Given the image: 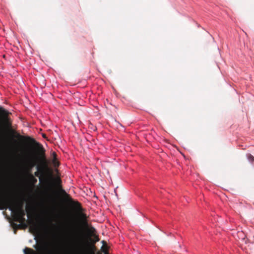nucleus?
I'll return each instance as SVG.
<instances>
[{
    "instance_id": "f257e3e1",
    "label": "nucleus",
    "mask_w": 254,
    "mask_h": 254,
    "mask_svg": "<svg viewBox=\"0 0 254 254\" xmlns=\"http://www.w3.org/2000/svg\"><path fill=\"white\" fill-rule=\"evenodd\" d=\"M69 242L66 254H85L83 250V240L79 233Z\"/></svg>"
},
{
    "instance_id": "f03ea898",
    "label": "nucleus",
    "mask_w": 254,
    "mask_h": 254,
    "mask_svg": "<svg viewBox=\"0 0 254 254\" xmlns=\"http://www.w3.org/2000/svg\"><path fill=\"white\" fill-rule=\"evenodd\" d=\"M77 209L78 211L81 212V217L83 219L86 220L87 219V215L86 213L83 212L84 209L81 206L79 202H77Z\"/></svg>"
},
{
    "instance_id": "7ed1b4c3",
    "label": "nucleus",
    "mask_w": 254,
    "mask_h": 254,
    "mask_svg": "<svg viewBox=\"0 0 254 254\" xmlns=\"http://www.w3.org/2000/svg\"><path fill=\"white\" fill-rule=\"evenodd\" d=\"M247 157L250 162L252 163L254 162V157L251 154H247Z\"/></svg>"
},
{
    "instance_id": "20e7f679",
    "label": "nucleus",
    "mask_w": 254,
    "mask_h": 254,
    "mask_svg": "<svg viewBox=\"0 0 254 254\" xmlns=\"http://www.w3.org/2000/svg\"><path fill=\"white\" fill-rule=\"evenodd\" d=\"M1 210H2V209H5V210L8 209L10 211H11V212H12V213L14 212V208L12 206H6V207H5L4 208H1Z\"/></svg>"
},
{
    "instance_id": "39448f33",
    "label": "nucleus",
    "mask_w": 254,
    "mask_h": 254,
    "mask_svg": "<svg viewBox=\"0 0 254 254\" xmlns=\"http://www.w3.org/2000/svg\"><path fill=\"white\" fill-rule=\"evenodd\" d=\"M90 232L92 233H94L96 232V229L92 226L90 227Z\"/></svg>"
},
{
    "instance_id": "423d86ee",
    "label": "nucleus",
    "mask_w": 254,
    "mask_h": 254,
    "mask_svg": "<svg viewBox=\"0 0 254 254\" xmlns=\"http://www.w3.org/2000/svg\"><path fill=\"white\" fill-rule=\"evenodd\" d=\"M35 176H36V177H38L39 178V181H40V182H41V178L40 177V175H39V173L38 172H35Z\"/></svg>"
},
{
    "instance_id": "0eeeda50",
    "label": "nucleus",
    "mask_w": 254,
    "mask_h": 254,
    "mask_svg": "<svg viewBox=\"0 0 254 254\" xmlns=\"http://www.w3.org/2000/svg\"><path fill=\"white\" fill-rule=\"evenodd\" d=\"M31 250V249H28L27 248H25L24 249H23V253H24V254H28V253H27L26 252V250Z\"/></svg>"
},
{
    "instance_id": "6e6552de",
    "label": "nucleus",
    "mask_w": 254,
    "mask_h": 254,
    "mask_svg": "<svg viewBox=\"0 0 254 254\" xmlns=\"http://www.w3.org/2000/svg\"><path fill=\"white\" fill-rule=\"evenodd\" d=\"M92 127H90L92 129H93L94 131L97 130V128L96 127L93 126V125H91Z\"/></svg>"
},
{
    "instance_id": "1a4fd4ad",
    "label": "nucleus",
    "mask_w": 254,
    "mask_h": 254,
    "mask_svg": "<svg viewBox=\"0 0 254 254\" xmlns=\"http://www.w3.org/2000/svg\"><path fill=\"white\" fill-rule=\"evenodd\" d=\"M36 169L37 172H39L41 171L40 167L38 165H37L36 166Z\"/></svg>"
},
{
    "instance_id": "9d476101",
    "label": "nucleus",
    "mask_w": 254,
    "mask_h": 254,
    "mask_svg": "<svg viewBox=\"0 0 254 254\" xmlns=\"http://www.w3.org/2000/svg\"><path fill=\"white\" fill-rule=\"evenodd\" d=\"M95 240H96V241H97V242L99 241V239L97 236H96Z\"/></svg>"
},
{
    "instance_id": "9b49d317",
    "label": "nucleus",
    "mask_w": 254,
    "mask_h": 254,
    "mask_svg": "<svg viewBox=\"0 0 254 254\" xmlns=\"http://www.w3.org/2000/svg\"><path fill=\"white\" fill-rule=\"evenodd\" d=\"M0 110L3 111H5V110L1 106H0Z\"/></svg>"
},
{
    "instance_id": "f8f14e48",
    "label": "nucleus",
    "mask_w": 254,
    "mask_h": 254,
    "mask_svg": "<svg viewBox=\"0 0 254 254\" xmlns=\"http://www.w3.org/2000/svg\"><path fill=\"white\" fill-rule=\"evenodd\" d=\"M33 140H34V141H35V142H36V143H37V144H38V145H41V144H40L39 142H36L34 139H33Z\"/></svg>"
},
{
    "instance_id": "ddd939ff",
    "label": "nucleus",
    "mask_w": 254,
    "mask_h": 254,
    "mask_svg": "<svg viewBox=\"0 0 254 254\" xmlns=\"http://www.w3.org/2000/svg\"><path fill=\"white\" fill-rule=\"evenodd\" d=\"M33 247H34V248H35L36 249H37V246L35 245L34 246H33Z\"/></svg>"
},
{
    "instance_id": "4468645a",
    "label": "nucleus",
    "mask_w": 254,
    "mask_h": 254,
    "mask_svg": "<svg viewBox=\"0 0 254 254\" xmlns=\"http://www.w3.org/2000/svg\"><path fill=\"white\" fill-rule=\"evenodd\" d=\"M42 136H43V137H45L46 135H45V134H43L42 135Z\"/></svg>"
},
{
    "instance_id": "2eb2a0df",
    "label": "nucleus",
    "mask_w": 254,
    "mask_h": 254,
    "mask_svg": "<svg viewBox=\"0 0 254 254\" xmlns=\"http://www.w3.org/2000/svg\"><path fill=\"white\" fill-rule=\"evenodd\" d=\"M58 181H59V182H60V181H61L60 179H58Z\"/></svg>"
},
{
    "instance_id": "dca6fc26",
    "label": "nucleus",
    "mask_w": 254,
    "mask_h": 254,
    "mask_svg": "<svg viewBox=\"0 0 254 254\" xmlns=\"http://www.w3.org/2000/svg\"><path fill=\"white\" fill-rule=\"evenodd\" d=\"M32 242V240H31L29 241V242H30V243Z\"/></svg>"
}]
</instances>
